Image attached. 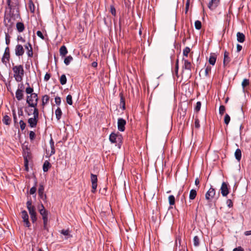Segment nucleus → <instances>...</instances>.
<instances>
[{
	"mask_svg": "<svg viewBox=\"0 0 251 251\" xmlns=\"http://www.w3.org/2000/svg\"><path fill=\"white\" fill-rule=\"evenodd\" d=\"M12 70L14 73V77L17 82H21L23 80L25 71L22 65H16L13 67Z\"/></svg>",
	"mask_w": 251,
	"mask_h": 251,
	"instance_id": "obj_1",
	"label": "nucleus"
},
{
	"mask_svg": "<svg viewBox=\"0 0 251 251\" xmlns=\"http://www.w3.org/2000/svg\"><path fill=\"white\" fill-rule=\"evenodd\" d=\"M38 101V95L36 93L31 94V95L27 96L26 103L29 107H37Z\"/></svg>",
	"mask_w": 251,
	"mask_h": 251,
	"instance_id": "obj_2",
	"label": "nucleus"
},
{
	"mask_svg": "<svg viewBox=\"0 0 251 251\" xmlns=\"http://www.w3.org/2000/svg\"><path fill=\"white\" fill-rule=\"evenodd\" d=\"M24 86L23 84L18 85V88L16 91L15 96L17 100L19 101L21 100L24 98Z\"/></svg>",
	"mask_w": 251,
	"mask_h": 251,
	"instance_id": "obj_3",
	"label": "nucleus"
},
{
	"mask_svg": "<svg viewBox=\"0 0 251 251\" xmlns=\"http://www.w3.org/2000/svg\"><path fill=\"white\" fill-rule=\"evenodd\" d=\"M38 210L40 215L42 217L43 221H45V222L46 221H48L49 212L45 209L44 206L42 203H41L40 205L39 206Z\"/></svg>",
	"mask_w": 251,
	"mask_h": 251,
	"instance_id": "obj_4",
	"label": "nucleus"
},
{
	"mask_svg": "<svg viewBox=\"0 0 251 251\" xmlns=\"http://www.w3.org/2000/svg\"><path fill=\"white\" fill-rule=\"evenodd\" d=\"M21 217L24 223V226L27 227H29L30 224L29 221L28 214L26 210H23L21 211Z\"/></svg>",
	"mask_w": 251,
	"mask_h": 251,
	"instance_id": "obj_5",
	"label": "nucleus"
},
{
	"mask_svg": "<svg viewBox=\"0 0 251 251\" xmlns=\"http://www.w3.org/2000/svg\"><path fill=\"white\" fill-rule=\"evenodd\" d=\"M91 181L92 183V192L94 193L97 188V176L93 174H91Z\"/></svg>",
	"mask_w": 251,
	"mask_h": 251,
	"instance_id": "obj_6",
	"label": "nucleus"
},
{
	"mask_svg": "<svg viewBox=\"0 0 251 251\" xmlns=\"http://www.w3.org/2000/svg\"><path fill=\"white\" fill-rule=\"evenodd\" d=\"M109 141L112 143H117L119 142L120 143L122 141V137L121 135L115 134L114 132L111 133L109 136Z\"/></svg>",
	"mask_w": 251,
	"mask_h": 251,
	"instance_id": "obj_7",
	"label": "nucleus"
},
{
	"mask_svg": "<svg viewBox=\"0 0 251 251\" xmlns=\"http://www.w3.org/2000/svg\"><path fill=\"white\" fill-rule=\"evenodd\" d=\"M38 193L40 199L44 201H46L47 195L44 193V187L43 184L42 183L39 184Z\"/></svg>",
	"mask_w": 251,
	"mask_h": 251,
	"instance_id": "obj_8",
	"label": "nucleus"
},
{
	"mask_svg": "<svg viewBox=\"0 0 251 251\" xmlns=\"http://www.w3.org/2000/svg\"><path fill=\"white\" fill-rule=\"evenodd\" d=\"M25 50L23 46L21 44H17L15 48V55L17 56H23Z\"/></svg>",
	"mask_w": 251,
	"mask_h": 251,
	"instance_id": "obj_9",
	"label": "nucleus"
},
{
	"mask_svg": "<svg viewBox=\"0 0 251 251\" xmlns=\"http://www.w3.org/2000/svg\"><path fill=\"white\" fill-rule=\"evenodd\" d=\"M10 59V50L9 47H7L5 49L4 52L2 57L1 60L3 63L6 64L9 62Z\"/></svg>",
	"mask_w": 251,
	"mask_h": 251,
	"instance_id": "obj_10",
	"label": "nucleus"
},
{
	"mask_svg": "<svg viewBox=\"0 0 251 251\" xmlns=\"http://www.w3.org/2000/svg\"><path fill=\"white\" fill-rule=\"evenodd\" d=\"M118 129L120 131H124L125 130V125H126V121L125 119L120 118L118 119Z\"/></svg>",
	"mask_w": 251,
	"mask_h": 251,
	"instance_id": "obj_11",
	"label": "nucleus"
},
{
	"mask_svg": "<svg viewBox=\"0 0 251 251\" xmlns=\"http://www.w3.org/2000/svg\"><path fill=\"white\" fill-rule=\"evenodd\" d=\"M4 24L5 26L7 27L8 29L12 27L14 23L12 21V18L10 15H6L4 17Z\"/></svg>",
	"mask_w": 251,
	"mask_h": 251,
	"instance_id": "obj_12",
	"label": "nucleus"
},
{
	"mask_svg": "<svg viewBox=\"0 0 251 251\" xmlns=\"http://www.w3.org/2000/svg\"><path fill=\"white\" fill-rule=\"evenodd\" d=\"M220 190L222 196L223 197L226 196L229 194L227 183L225 182H223L222 184Z\"/></svg>",
	"mask_w": 251,
	"mask_h": 251,
	"instance_id": "obj_13",
	"label": "nucleus"
},
{
	"mask_svg": "<svg viewBox=\"0 0 251 251\" xmlns=\"http://www.w3.org/2000/svg\"><path fill=\"white\" fill-rule=\"evenodd\" d=\"M38 121V119L35 117L29 118L27 120L28 126L31 128L36 127Z\"/></svg>",
	"mask_w": 251,
	"mask_h": 251,
	"instance_id": "obj_14",
	"label": "nucleus"
},
{
	"mask_svg": "<svg viewBox=\"0 0 251 251\" xmlns=\"http://www.w3.org/2000/svg\"><path fill=\"white\" fill-rule=\"evenodd\" d=\"M182 61L183 62V65L182 66L183 70H186L189 72V73L191 74V68L192 65L190 61L188 60L183 58Z\"/></svg>",
	"mask_w": 251,
	"mask_h": 251,
	"instance_id": "obj_15",
	"label": "nucleus"
},
{
	"mask_svg": "<svg viewBox=\"0 0 251 251\" xmlns=\"http://www.w3.org/2000/svg\"><path fill=\"white\" fill-rule=\"evenodd\" d=\"M25 48L26 50V54L29 57H32L33 53L31 44L27 42L25 45Z\"/></svg>",
	"mask_w": 251,
	"mask_h": 251,
	"instance_id": "obj_16",
	"label": "nucleus"
},
{
	"mask_svg": "<svg viewBox=\"0 0 251 251\" xmlns=\"http://www.w3.org/2000/svg\"><path fill=\"white\" fill-rule=\"evenodd\" d=\"M26 204L29 215L36 213L35 206L32 204V201L31 200L27 201Z\"/></svg>",
	"mask_w": 251,
	"mask_h": 251,
	"instance_id": "obj_17",
	"label": "nucleus"
},
{
	"mask_svg": "<svg viewBox=\"0 0 251 251\" xmlns=\"http://www.w3.org/2000/svg\"><path fill=\"white\" fill-rule=\"evenodd\" d=\"M215 189L211 187L205 194V199L207 200H210L214 198L215 195Z\"/></svg>",
	"mask_w": 251,
	"mask_h": 251,
	"instance_id": "obj_18",
	"label": "nucleus"
},
{
	"mask_svg": "<svg viewBox=\"0 0 251 251\" xmlns=\"http://www.w3.org/2000/svg\"><path fill=\"white\" fill-rule=\"evenodd\" d=\"M220 0H210L208 4V8L212 10H214L218 6Z\"/></svg>",
	"mask_w": 251,
	"mask_h": 251,
	"instance_id": "obj_19",
	"label": "nucleus"
},
{
	"mask_svg": "<svg viewBox=\"0 0 251 251\" xmlns=\"http://www.w3.org/2000/svg\"><path fill=\"white\" fill-rule=\"evenodd\" d=\"M70 230L69 229H62L60 231L61 234L66 236L65 239H68L72 238V235L70 234Z\"/></svg>",
	"mask_w": 251,
	"mask_h": 251,
	"instance_id": "obj_20",
	"label": "nucleus"
},
{
	"mask_svg": "<svg viewBox=\"0 0 251 251\" xmlns=\"http://www.w3.org/2000/svg\"><path fill=\"white\" fill-rule=\"evenodd\" d=\"M237 40L238 42L243 43L245 40V35L241 32H238L237 33Z\"/></svg>",
	"mask_w": 251,
	"mask_h": 251,
	"instance_id": "obj_21",
	"label": "nucleus"
},
{
	"mask_svg": "<svg viewBox=\"0 0 251 251\" xmlns=\"http://www.w3.org/2000/svg\"><path fill=\"white\" fill-rule=\"evenodd\" d=\"M50 145L51 148V151L50 156H51L55 153V150L54 147V143L52 138L50 140Z\"/></svg>",
	"mask_w": 251,
	"mask_h": 251,
	"instance_id": "obj_22",
	"label": "nucleus"
},
{
	"mask_svg": "<svg viewBox=\"0 0 251 251\" xmlns=\"http://www.w3.org/2000/svg\"><path fill=\"white\" fill-rule=\"evenodd\" d=\"M2 121L4 125L8 126L11 124V120L9 116L5 115L3 117Z\"/></svg>",
	"mask_w": 251,
	"mask_h": 251,
	"instance_id": "obj_23",
	"label": "nucleus"
},
{
	"mask_svg": "<svg viewBox=\"0 0 251 251\" xmlns=\"http://www.w3.org/2000/svg\"><path fill=\"white\" fill-rule=\"evenodd\" d=\"M16 28L18 32H22L25 28L24 24L22 22H18L16 24Z\"/></svg>",
	"mask_w": 251,
	"mask_h": 251,
	"instance_id": "obj_24",
	"label": "nucleus"
},
{
	"mask_svg": "<svg viewBox=\"0 0 251 251\" xmlns=\"http://www.w3.org/2000/svg\"><path fill=\"white\" fill-rule=\"evenodd\" d=\"M230 61V58L229 57V52L227 51H225L224 52V58L223 60V64L226 66V64H227Z\"/></svg>",
	"mask_w": 251,
	"mask_h": 251,
	"instance_id": "obj_25",
	"label": "nucleus"
},
{
	"mask_svg": "<svg viewBox=\"0 0 251 251\" xmlns=\"http://www.w3.org/2000/svg\"><path fill=\"white\" fill-rule=\"evenodd\" d=\"M60 55L62 57L65 56L68 53V50L65 46H62L59 50Z\"/></svg>",
	"mask_w": 251,
	"mask_h": 251,
	"instance_id": "obj_26",
	"label": "nucleus"
},
{
	"mask_svg": "<svg viewBox=\"0 0 251 251\" xmlns=\"http://www.w3.org/2000/svg\"><path fill=\"white\" fill-rule=\"evenodd\" d=\"M55 114L56 119L59 121L61 118L62 112L60 108L58 107L55 111Z\"/></svg>",
	"mask_w": 251,
	"mask_h": 251,
	"instance_id": "obj_27",
	"label": "nucleus"
},
{
	"mask_svg": "<svg viewBox=\"0 0 251 251\" xmlns=\"http://www.w3.org/2000/svg\"><path fill=\"white\" fill-rule=\"evenodd\" d=\"M216 55L215 54H211L209 58V62L212 65H214L215 64L216 61Z\"/></svg>",
	"mask_w": 251,
	"mask_h": 251,
	"instance_id": "obj_28",
	"label": "nucleus"
},
{
	"mask_svg": "<svg viewBox=\"0 0 251 251\" xmlns=\"http://www.w3.org/2000/svg\"><path fill=\"white\" fill-rule=\"evenodd\" d=\"M50 100V97L47 95H45L42 98V105L44 106L48 103Z\"/></svg>",
	"mask_w": 251,
	"mask_h": 251,
	"instance_id": "obj_29",
	"label": "nucleus"
},
{
	"mask_svg": "<svg viewBox=\"0 0 251 251\" xmlns=\"http://www.w3.org/2000/svg\"><path fill=\"white\" fill-rule=\"evenodd\" d=\"M50 167V162L46 160L44 162L43 166V170L44 172H47L49 168Z\"/></svg>",
	"mask_w": 251,
	"mask_h": 251,
	"instance_id": "obj_30",
	"label": "nucleus"
},
{
	"mask_svg": "<svg viewBox=\"0 0 251 251\" xmlns=\"http://www.w3.org/2000/svg\"><path fill=\"white\" fill-rule=\"evenodd\" d=\"M120 107L122 108L123 110L125 109V101L124 98L122 93L120 94Z\"/></svg>",
	"mask_w": 251,
	"mask_h": 251,
	"instance_id": "obj_31",
	"label": "nucleus"
},
{
	"mask_svg": "<svg viewBox=\"0 0 251 251\" xmlns=\"http://www.w3.org/2000/svg\"><path fill=\"white\" fill-rule=\"evenodd\" d=\"M234 154H235V158L237 160L240 161L241 160V155H242V153H241V150L239 149H237L235 151Z\"/></svg>",
	"mask_w": 251,
	"mask_h": 251,
	"instance_id": "obj_32",
	"label": "nucleus"
},
{
	"mask_svg": "<svg viewBox=\"0 0 251 251\" xmlns=\"http://www.w3.org/2000/svg\"><path fill=\"white\" fill-rule=\"evenodd\" d=\"M197 196V191L194 189H192L190 191L189 199L190 200H194Z\"/></svg>",
	"mask_w": 251,
	"mask_h": 251,
	"instance_id": "obj_33",
	"label": "nucleus"
},
{
	"mask_svg": "<svg viewBox=\"0 0 251 251\" xmlns=\"http://www.w3.org/2000/svg\"><path fill=\"white\" fill-rule=\"evenodd\" d=\"M26 84H27L28 85V87L27 88H26V89H25V92L27 94H30V95H31V94H33L34 93H33V88L30 87L29 83L26 82Z\"/></svg>",
	"mask_w": 251,
	"mask_h": 251,
	"instance_id": "obj_34",
	"label": "nucleus"
},
{
	"mask_svg": "<svg viewBox=\"0 0 251 251\" xmlns=\"http://www.w3.org/2000/svg\"><path fill=\"white\" fill-rule=\"evenodd\" d=\"M73 59V57L71 55H69L65 58L64 62L66 65H68Z\"/></svg>",
	"mask_w": 251,
	"mask_h": 251,
	"instance_id": "obj_35",
	"label": "nucleus"
},
{
	"mask_svg": "<svg viewBox=\"0 0 251 251\" xmlns=\"http://www.w3.org/2000/svg\"><path fill=\"white\" fill-rule=\"evenodd\" d=\"M60 82L62 85H65L67 82V78L65 75H62L60 78Z\"/></svg>",
	"mask_w": 251,
	"mask_h": 251,
	"instance_id": "obj_36",
	"label": "nucleus"
},
{
	"mask_svg": "<svg viewBox=\"0 0 251 251\" xmlns=\"http://www.w3.org/2000/svg\"><path fill=\"white\" fill-rule=\"evenodd\" d=\"M170 205H173L175 203V198L173 195H170L168 198Z\"/></svg>",
	"mask_w": 251,
	"mask_h": 251,
	"instance_id": "obj_37",
	"label": "nucleus"
},
{
	"mask_svg": "<svg viewBox=\"0 0 251 251\" xmlns=\"http://www.w3.org/2000/svg\"><path fill=\"white\" fill-rule=\"evenodd\" d=\"M31 108H33V117H35L37 118H39V110L37 107H31Z\"/></svg>",
	"mask_w": 251,
	"mask_h": 251,
	"instance_id": "obj_38",
	"label": "nucleus"
},
{
	"mask_svg": "<svg viewBox=\"0 0 251 251\" xmlns=\"http://www.w3.org/2000/svg\"><path fill=\"white\" fill-rule=\"evenodd\" d=\"M193 243L195 247H198L200 245V240L198 236H194L193 238Z\"/></svg>",
	"mask_w": 251,
	"mask_h": 251,
	"instance_id": "obj_39",
	"label": "nucleus"
},
{
	"mask_svg": "<svg viewBox=\"0 0 251 251\" xmlns=\"http://www.w3.org/2000/svg\"><path fill=\"white\" fill-rule=\"evenodd\" d=\"M36 184H37V181L36 180L35 181V185L30 188L29 193L31 195H33L36 193Z\"/></svg>",
	"mask_w": 251,
	"mask_h": 251,
	"instance_id": "obj_40",
	"label": "nucleus"
},
{
	"mask_svg": "<svg viewBox=\"0 0 251 251\" xmlns=\"http://www.w3.org/2000/svg\"><path fill=\"white\" fill-rule=\"evenodd\" d=\"M6 3H7V8L9 10V11L11 13L12 12V10L13 8V5L11 3V0H7Z\"/></svg>",
	"mask_w": 251,
	"mask_h": 251,
	"instance_id": "obj_41",
	"label": "nucleus"
},
{
	"mask_svg": "<svg viewBox=\"0 0 251 251\" xmlns=\"http://www.w3.org/2000/svg\"><path fill=\"white\" fill-rule=\"evenodd\" d=\"M195 27L196 29L199 30L201 28V23L200 21L197 20L195 22Z\"/></svg>",
	"mask_w": 251,
	"mask_h": 251,
	"instance_id": "obj_42",
	"label": "nucleus"
},
{
	"mask_svg": "<svg viewBox=\"0 0 251 251\" xmlns=\"http://www.w3.org/2000/svg\"><path fill=\"white\" fill-rule=\"evenodd\" d=\"M190 49L188 47H185L183 50V56L187 57L188 54L190 52Z\"/></svg>",
	"mask_w": 251,
	"mask_h": 251,
	"instance_id": "obj_43",
	"label": "nucleus"
},
{
	"mask_svg": "<svg viewBox=\"0 0 251 251\" xmlns=\"http://www.w3.org/2000/svg\"><path fill=\"white\" fill-rule=\"evenodd\" d=\"M66 101L70 105L73 104L72 97L71 95H68L66 97Z\"/></svg>",
	"mask_w": 251,
	"mask_h": 251,
	"instance_id": "obj_44",
	"label": "nucleus"
},
{
	"mask_svg": "<svg viewBox=\"0 0 251 251\" xmlns=\"http://www.w3.org/2000/svg\"><path fill=\"white\" fill-rule=\"evenodd\" d=\"M30 216L31 220L32 221V222L33 223H35L37 220V213H35L34 214H30Z\"/></svg>",
	"mask_w": 251,
	"mask_h": 251,
	"instance_id": "obj_45",
	"label": "nucleus"
},
{
	"mask_svg": "<svg viewBox=\"0 0 251 251\" xmlns=\"http://www.w3.org/2000/svg\"><path fill=\"white\" fill-rule=\"evenodd\" d=\"M19 124L20 126L21 129L23 131L24 130L26 126V124L25 123V122L21 120L19 122Z\"/></svg>",
	"mask_w": 251,
	"mask_h": 251,
	"instance_id": "obj_46",
	"label": "nucleus"
},
{
	"mask_svg": "<svg viewBox=\"0 0 251 251\" xmlns=\"http://www.w3.org/2000/svg\"><path fill=\"white\" fill-rule=\"evenodd\" d=\"M230 121V116L227 114H226L225 118H224V123L226 125H227L229 122Z\"/></svg>",
	"mask_w": 251,
	"mask_h": 251,
	"instance_id": "obj_47",
	"label": "nucleus"
},
{
	"mask_svg": "<svg viewBox=\"0 0 251 251\" xmlns=\"http://www.w3.org/2000/svg\"><path fill=\"white\" fill-rule=\"evenodd\" d=\"M29 107H30L28 106L25 109V112L28 116H30L33 114L32 109H30Z\"/></svg>",
	"mask_w": 251,
	"mask_h": 251,
	"instance_id": "obj_48",
	"label": "nucleus"
},
{
	"mask_svg": "<svg viewBox=\"0 0 251 251\" xmlns=\"http://www.w3.org/2000/svg\"><path fill=\"white\" fill-rule=\"evenodd\" d=\"M29 7L30 9L31 12H34V4L32 1V0H29Z\"/></svg>",
	"mask_w": 251,
	"mask_h": 251,
	"instance_id": "obj_49",
	"label": "nucleus"
},
{
	"mask_svg": "<svg viewBox=\"0 0 251 251\" xmlns=\"http://www.w3.org/2000/svg\"><path fill=\"white\" fill-rule=\"evenodd\" d=\"M249 85V80L248 79H244L242 83V86L243 88Z\"/></svg>",
	"mask_w": 251,
	"mask_h": 251,
	"instance_id": "obj_50",
	"label": "nucleus"
},
{
	"mask_svg": "<svg viewBox=\"0 0 251 251\" xmlns=\"http://www.w3.org/2000/svg\"><path fill=\"white\" fill-rule=\"evenodd\" d=\"M225 110H226V108L224 105H220L219 107V114L220 115H222L223 114H224V113L225 111Z\"/></svg>",
	"mask_w": 251,
	"mask_h": 251,
	"instance_id": "obj_51",
	"label": "nucleus"
},
{
	"mask_svg": "<svg viewBox=\"0 0 251 251\" xmlns=\"http://www.w3.org/2000/svg\"><path fill=\"white\" fill-rule=\"evenodd\" d=\"M110 12L112 15L116 16V11L114 6L113 5H110Z\"/></svg>",
	"mask_w": 251,
	"mask_h": 251,
	"instance_id": "obj_52",
	"label": "nucleus"
},
{
	"mask_svg": "<svg viewBox=\"0 0 251 251\" xmlns=\"http://www.w3.org/2000/svg\"><path fill=\"white\" fill-rule=\"evenodd\" d=\"M194 126L196 128H199L200 127V121L198 118H196L195 120Z\"/></svg>",
	"mask_w": 251,
	"mask_h": 251,
	"instance_id": "obj_53",
	"label": "nucleus"
},
{
	"mask_svg": "<svg viewBox=\"0 0 251 251\" xmlns=\"http://www.w3.org/2000/svg\"><path fill=\"white\" fill-rule=\"evenodd\" d=\"M35 137V133L33 131H30L29 133V137L31 140H33Z\"/></svg>",
	"mask_w": 251,
	"mask_h": 251,
	"instance_id": "obj_54",
	"label": "nucleus"
},
{
	"mask_svg": "<svg viewBox=\"0 0 251 251\" xmlns=\"http://www.w3.org/2000/svg\"><path fill=\"white\" fill-rule=\"evenodd\" d=\"M201 107V102L200 101H198L196 103V106L195 108V111L198 112L200 111Z\"/></svg>",
	"mask_w": 251,
	"mask_h": 251,
	"instance_id": "obj_55",
	"label": "nucleus"
},
{
	"mask_svg": "<svg viewBox=\"0 0 251 251\" xmlns=\"http://www.w3.org/2000/svg\"><path fill=\"white\" fill-rule=\"evenodd\" d=\"M178 69H179L178 59H177L176 61V66H175V73L176 75H178Z\"/></svg>",
	"mask_w": 251,
	"mask_h": 251,
	"instance_id": "obj_56",
	"label": "nucleus"
},
{
	"mask_svg": "<svg viewBox=\"0 0 251 251\" xmlns=\"http://www.w3.org/2000/svg\"><path fill=\"white\" fill-rule=\"evenodd\" d=\"M61 98L59 97H56L55 98V102L56 105H60L61 104Z\"/></svg>",
	"mask_w": 251,
	"mask_h": 251,
	"instance_id": "obj_57",
	"label": "nucleus"
},
{
	"mask_svg": "<svg viewBox=\"0 0 251 251\" xmlns=\"http://www.w3.org/2000/svg\"><path fill=\"white\" fill-rule=\"evenodd\" d=\"M10 36L8 33H5V43L6 45H9L10 43Z\"/></svg>",
	"mask_w": 251,
	"mask_h": 251,
	"instance_id": "obj_58",
	"label": "nucleus"
},
{
	"mask_svg": "<svg viewBox=\"0 0 251 251\" xmlns=\"http://www.w3.org/2000/svg\"><path fill=\"white\" fill-rule=\"evenodd\" d=\"M226 204L227 205V206L229 207V208H231V207H233V202L230 199H228L227 201H226Z\"/></svg>",
	"mask_w": 251,
	"mask_h": 251,
	"instance_id": "obj_59",
	"label": "nucleus"
},
{
	"mask_svg": "<svg viewBox=\"0 0 251 251\" xmlns=\"http://www.w3.org/2000/svg\"><path fill=\"white\" fill-rule=\"evenodd\" d=\"M13 117V121L15 124L17 123V118L16 114V112L15 110L12 111Z\"/></svg>",
	"mask_w": 251,
	"mask_h": 251,
	"instance_id": "obj_60",
	"label": "nucleus"
},
{
	"mask_svg": "<svg viewBox=\"0 0 251 251\" xmlns=\"http://www.w3.org/2000/svg\"><path fill=\"white\" fill-rule=\"evenodd\" d=\"M211 71V67L207 66L204 71L205 76H208L209 73Z\"/></svg>",
	"mask_w": 251,
	"mask_h": 251,
	"instance_id": "obj_61",
	"label": "nucleus"
},
{
	"mask_svg": "<svg viewBox=\"0 0 251 251\" xmlns=\"http://www.w3.org/2000/svg\"><path fill=\"white\" fill-rule=\"evenodd\" d=\"M36 34H37V36L38 37H39L40 38H41L42 39H44V38H45L44 36L43 35V33L41 31H40V30L37 31Z\"/></svg>",
	"mask_w": 251,
	"mask_h": 251,
	"instance_id": "obj_62",
	"label": "nucleus"
},
{
	"mask_svg": "<svg viewBox=\"0 0 251 251\" xmlns=\"http://www.w3.org/2000/svg\"><path fill=\"white\" fill-rule=\"evenodd\" d=\"M17 40L18 41H21L22 43H25V39L21 35H18L17 37Z\"/></svg>",
	"mask_w": 251,
	"mask_h": 251,
	"instance_id": "obj_63",
	"label": "nucleus"
},
{
	"mask_svg": "<svg viewBox=\"0 0 251 251\" xmlns=\"http://www.w3.org/2000/svg\"><path fill=\"white\" fill-rule=\"evenodd\" d=\"M50 77V75L49 73H47L44 76V80L48 81Z\"/></svg>",
	"mask_w": 251,
	"mask_h": 251,
	"instance_id": "obj_64",
	"label": "nucleus"
}]
</instances>
